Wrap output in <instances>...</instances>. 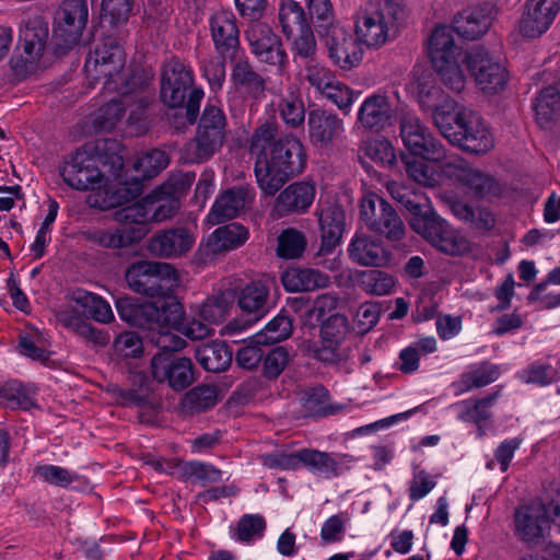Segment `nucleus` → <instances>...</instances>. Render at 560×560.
Listing matches in <instances>:
<instances>
[{
    "mask_svg": "<svg viewBox=\"0 0 560 560\" xmlns=\"http://www.w3.org/2000/svg\"><path fill=\"white\" fill-rule=\"evenodd\" d=\"M425 48L433 70L443 84L454 92L465 89L467 77L464 65L483 94L494 95L505 88L509 73L504 65L482 47L465 51L456 45L447 25L441 24L432 30Z\"/></svg>",
    "mask_w": 560,
    "mask_h": 560,
    "instance_id": "nucleus-1",
    "label": "nucleus"
},
{
    "mask_svg": "<svg viewBox=\"0 0 560 560\" xmlns=\"http://www.w3.org/2000/svg\"><path fill=\"white\" fill-rule=\"evenodd\" d=\"M126 55L120 45L107 38L86 58L84 68L88 78L92 80L104 79L105 89L116 92L109 97L94 115L95 127L100 130H110L122 117L125 105L136 106V112L129 116V122L138 120L136 114L145 107L144 98L135 88V82L127 81L125 73Z\"/></svg>",
    "mask_w": 560,
    "mask_h": 560,
    "instance_id": "nucleus-2",
    "label": "nucleus"
},
{
    "mask_svg": "<svg viewBox=\"0 0 560 560\" xmlns=\"http://www.w3.org/2000/svg\"><path fill=\"white\" fill-rule=\"evenodd\" d=\"M419 104L432 114L434 125L452 144L474 154H486L494 148V137L481 117L432 86L419 93Z\"/></svg>",
    "mask_w": 560,
    "mask_h": 560,
    "instance_id": "nucleus-3",
    "label": "nucleus"
},
{
    "mask_svg": "<svg viewBox=\"0 0 560 560\" xmlns=\"http://www.w3.org/2000/svg\"><path fill=\"white\" fill-rule=\"evenodd\" d=\"M100 156L93 153L91 144L70 154L60 167L63 182L72 189L91 191L86 198L90 207L107 210L120 207L136 198L141 191L138 178L130 185L114 186L100 170Z\"/></svg>",
    "mask_w": 560,
    "mask_h": 560,
    "instance_id": "nucleus-4",
    "label": "nucleus"
},
{
    "mask_svg": "<svg viewBox=\"0 0 560 560\" xmlns=\"http://www.w3.org/2000/svg\"><path fill=\"white\" fill-rule=\"evenodd\" d=\"M272 125L265 124L256 129L252 139V151L257 154L255 175L258 186L266 195L276 194L292 176L303 172L306 155L301 141L287 136L275 142L269 152L266 144L275 137Z\"/></svg>",
    "mask_w": 560,
    "mask_h": 560,
    "instance_id": "nucleus-5",
    "label": "nucleus"
},
{
    "mask_svg": "<svg viewBox=\"0 0 560 560\" xmlns=\"http://www.w3.org/2000/svg\"><path fill=\"white\" fill-rule=\"evenodd\" d=\"M400 137L410 153L402 156L408 177L423 186L443 183V165L455 156L446 154L444 145L415 115L402 118Z\"/></svg>",
    "mask_w": 560,
    "mask_h": 560,
    "instance_id": "nucleus-6",
    "label": "nucleus"
},
{
    "mask_svg": "<svg viewBox=\"0 0 560 560\" xmlns=\"http://www.w3.org/2000/svg\"><path fill=\"white\" fill-rule=\"evenodd\" d=\"M400 189L397 184H392L388 187L390 195L411 212L410 225L418 234L433 247L447 255L458 256L469 250L470 242L466 236L442 219L428 199L420 202L417 195L413 196V199L407 198L406 194L400 192Z\"/></svg>",
    "mask_w": 560,
    "mask_h": 560,
    "instance_id": "nucleus-7",
    "label": "nucleus"
},
{
    "mask_svg": "<svg viewBox=\"0 0 560 560\" xmlns=\"http://www.w3.org/2000/svg\"><path fill=\"white\" fill-rule=\"evenodd\" d=\"M406 19L407 9L401 0H384L377 5H369L357 13L354 34L363 46L380 48Z\"/></svg>",
    "mask_w": 560,
    "mask_h": 560,
    "instance_id": "nucleus-8",
    "label": "nucleus"
},
{
    "mask_svg": "<svg viewBox=\"0 0 560 560\" xmlns=\"http://www.w3.org/2000/svg\"><path fill=\"white\" fill-rule=\"evenodd\" d=\"M551 524L560 527V489L548 502H527V555L533 549L542 552L540 559L534 555V560H560V544L549 540Z\"/></svg>",
    "mask_w": 560,
    "mask_h": 560,
    "instance_id": "nucleus-9",
    "label": "nucleus"
},
{
    "mask_svg": "<svg viewBox=\"0 0 560 560\" xmlns=\"http://www.w3.org/2000/svg\"><path fill=\"white\" fill-rule=\"evenodd\" d=\"M57 316L65 326L98 343H105L108 339L86 324L84 318L91 317L100 323H109L114 318L108 302L81 289L71 293L68 305L61 308Z\"/></svg>",
    "mask_w": 560,
    "mask_h": 560,
    "instance_id": "nucleus-10",
    "label": "nucleus"
},
{
    "mask_svg": "<svg viewBox=\"0 0 560 560\" xmlns=\"http://www.w3.org/2000/svg\"><path fill=\"white\" fill-rule=\"evenodd\" d=\"M126 280L135 292L148 295L161 306L180 283L178 272L170 264L147 260L132 264Z\"/></svg>",
    "mask_w": 560,
    "mask_h": 560,
    "instance_id": "nucleus-11",
    "label": "nucleus"
},
{
    "mask_svg": "<svg viewBox=\"0 0 560 560\" xmlns=\"http://www.w3.org/2000/svg\"><path fill=\"white\" fill-rule=\"evenodd\" d=\"M118 314L126 323L147 328L152 341L160 349L182 350L186 341L170 330H164L163 306L147 301L138 303L130 299H120L116 303Z\"/></svg>",
    "mask_w": 560,
    "mask_h": 560,
    "instance_id": "nucleus-12",
    "label": "nucleus"
},
{
    "mask_svg": "<svg viewBox=\"0 0 560 560\" xmlns=\"http://www.w3.org/2000/svg\"><path fill=\"white\" fill-rule=\"evenodd\" d=\"M348 332V320L340 314H332L323 320L319 330V341L304 337L299 349L308 357L323 362H336L342 357L341 343Z\"/></svg>",
    "mask_w": 560,
    "mask_h": 560,
    "instance_id": "nucleus-13",
    "label": "nucleus"
},
{
    "mask_svg": "<svg viewBox=\"0 0 560 560\" xmlns=\"http://www.w3.org/2000/svg\"><path fill=\"white\" fill-rule=\"evenodd\" d=\"M89 20L86 0H62L57 12L55 36L59 47L69 49L78 45Z\"/></svg>",
    "mask_w": 560,
    "mask_h": 560,
    "instance_id": "nucleus-14",
    "label": "nucleus"
},
{
    "mask_svg": "<svg viewBox=\"0 0 560 560\" xmlns=\"http://www.w3.org/2000/svg\"><path fill=\"white\" fill-rule=\"evenodd\" d=\"M361 219L373 231L389 240L404 235V223L394 209L375 194L364 196L361 202Z\"/></svg>",
    "mask_w": 560,
    "mask_h": 560,
    "instance_id": "nucleus-15",
    "label": "nucleus"
},
{
    "mask_svg": "<svg viewBox=\"0 0 560 560\" xmlns=\"http://www.w3.org/2000/svg\"><path fill=\"white\" fill-rule=\"evenodd\" d=\"M163 351L152 358V375L159 383L167 382L175 390H182L194 382L192 363L188 358L175 355V350Z\"/></svg>",
    "mask_w": 560,
    "mask_h": 560,
    "instance_id": "nucleus-16",
    "label": "nucleus"
},
{
    "mask_svg": "<svg viewBox=\"0 0 560 560\" xmlns=\"http://www.w3.org/2000/svg\"><path fill=\"white\" fill-rule=\"evenodd\" d=\"M307 80L324 97L342 113L349 114L360 92L339 81L327 68L315 65L307 69Z\"/></svg>",
    "mask_w": 560,
    "mask_h": 560,
    "instance_id": "nucleus-17",
    "label": "nucleus"
},
{
    "mask_svg": "<svg viewBox=\"0 0 560 560\" xmlns=\"http://www.w3.org/2000/svg\"><path fill=\"white\" fill-rule=\"evenodd\" d=\"M444 179L460 183L480 197L497 196L501 192V186L494 177L480 170L466 166L457 156L447 160L443 165Z\"/></svg>",
    "mask_w": 560,
    "mask_h": 560,
    "instance_id": "nucleus-18",
    "label": "nucleus"
},
{
    "mask_svg": "<svg viewBox=\"0 0 560 560\" xmlns=\"http://www.w3.org/2000/svg\"><path fill=\"white\" fill-rule=\"evenodd\" d=\"M325 44L331 61L343 70L357 67L363 58L362 44L340 24L326 32Z\"/></svg>",
    "mask_w": 560,
    "mask_h": 560,
    "instance_id": "nucleus-19",
    "label": "nucleus"
},
{
    "mask_svg": "<svg viewBox=\"0 0 560 560\" xmlns=\"http://www.w3.org/2000/svg\"><path fill=\"white\" fill-rule=\"evenodd\" d=\"M495 13V7L489 2L469 5L454 16L453 27H448L452 34L456 32L465 39H477L489 31Z\"/></svg>",
    "mask_w": 560,
    "mask_h": 560,
    "instance_id": "nucleus-20",
    "label": "nucleus"
},
{
    "mask_svg": "<svg viewBox=\"0 0 560 560\" xmlns=\"http://www.w3.org/2000/svg\"><path fill=\"white\" fill-rule=\"evenodd\" d=\"M191 84V71L179 59L172 58L164 63L161 80V97L164 104L170 107L182 106Z\"/></svg>",
    "mask_w": 560,
    "mask_h": 560,
    "instance_id": "nucleus-21",
    "label": "nucleus"
},
{
    "mask_svg": "<svg viewBox=\"0 0 560 560\" xmlns=\"http://www.w3.org/2000/svg\"><path fill=\"white\" fill-rule=\"evenodd\" d=\"M247 39L253 54L261 61L272 66L282 67L287 60V54L280 38L272 32L269 25L254 23L247 31Z\"/></svg>",
    "mask_w": 560,
    "mask_h": 560,
    "instance_id": "nucleus-22",
    "label": "nucleus"
},
{
    "mask_svg": "<svg viewBox=\"0 0 560 560\" xmlns=\"http://www.w3.org/2000/svg\"><path fill=\"white\" fill-rule=\"evenodd\" d=\"M162 306L165 314L164 330H170L182 339L180 335L191 339H203L211 334L212 329L207 322L185 319L183 307L174 296H168Z\"/></svg>",
    "mask_w": 560,
    "mask_h": 560,
    "instance_id": "nucleus-23",
    "label": "nucleus"
},
{
    "mask_svg": "<svg viewBox=\"0 0 560 560\" xmlns=\"http://www.w3.org/2000/svg\"><path fill=\"white\" fill-rule=\"evenodd\" d=\"M254 199V194L245 188H232L221 192L206 217L210 225H218L236 218Z\"/></svg>",
    "mask_w": 560,
    "mask_h": 560,
    "instance_id": "nucleus-24",
    "label": "nucleus"
},
{
    "mask_svg": "<svg viewBox=\"0 0 560 560\" xmlns=\"http://www.w3.org/2000/svg\"><path fill=\"white\" fill-rule=\"evenodd\" d=\"M392 107L385 94L368 96L358 109L354 129L380 131L390 124Z\"/></svg>",
    "mask_w": 560,
    "mask_h": 560,
    "instance_id": "nucleus-25",
    "label": "nucleus"
},
{
    "mask_svg": "<svg viewBox=\"0 0 560 560\" xmlns=\"http://www.w3.org/2000/svg\"><path fill=\"white\" fill-rule=\"evenodd\" d=\"M184 189L183 183L170 182L148 196L150 222H161L174 215L179 209V196Z\"/></svg>",
    "mask_w": 560,
    "mask_h": 560,
    "instance_id": "nucleus-26",
    "label": "nucleus"
},
{
    "mask_svg": "<svg viewBox=\"0 0 560 560\" xmlns=\"http://www.w3.org/2000/svg\"><path fill=\"white\" fill-rule=\"evenodd\" d=\"M307 125L311 141L320 148L329 147L345 131L342 119L322 109L310 112Z\"/></svg>",
    "mask_w": 560,
    "mask_h": 560,
    "instance_id": "nucleus-27",
    "label": "nucleus"
},
{
    "mask_svg": "<svg viewBox=\"0 0 560 560\" xmlns=\"http://www.w3.org/2000/svg\"><path fill=\"white\" fill-rule=\"evenodd\" d=\"M318 221L322 232V253H329L341 242L345 230V212L337 203L319 202Z\"/></svg>",
    "mask_w": 560,
    "mask_h": 560,
    "instance_id": "nucleus-28",
    "label": "nucleus"
},
{
    "mask_svg": "<svg viewBox=\"0 0 560 560\" xmlns=\"http://www.w3.org/2000/svg\"><path fill=\"white\" fill-rule=\"evenodd\" d=\"M348 456L328 454L317 450H302V465L313 475L330 479L341 475L346 469Z\"/></svg>",
    "mask_w": 560,
    "mask_h": 560,
    "instance_id": "nucleus-29",
    "label": "nucleus"
},
{
    "mask_svg": "<svg viewBox=\"0 0 560 560\" xmlns=\"http://www.w3.org/2000/svg\"><path fill=\"white\" fill-rule=\"evenodd\" d=\"M316 187L312 180H299L284 188L277 197V208L287 212H306L315 200Z\"/></svg>",
    "mask_w": 560,
    "mask_h": 560,
    "instance_id": "nucleus-30",
    "label": "nucleus"
},
{
    "mask_svg": "<svg viewBox=\"0 0 560 560\" xmlns=\"http://www.w3.org/2000/svg\"><path fill=\"white\" fill-rule=\"evenodd\" d=\"M560 10V0H527V38L547 32Z\"/></svg>",
    "mask_w": 560,
    "mask_h": 560,
    "instance_id": "nucleus-31",
    "label": "nucleus"
},
{
    "mask_svg": "<svg viewBox=\"0 0 560 560\" xmlns=\"http://www.w3.org/2000/svg\"><path fill=\"white\" fill-rule=\"evenodd\" d=\"M348 252L351 259L362 266H384L389 259L380 242L359 233L352 238Z\"/></svg>",
    "mask_w": 560,
    "mask_h": 560,
    "instance_id": "nucleus-32",
    "label": "nucleus"
},
{
    "mask_svg": "<svg viewBox=\"0 0 560 560\" xmlns=\"http://www.w3.org/2000/svg\"><path fill=\"white\" fill-rule=\"evenodd\" d=\"M532 107L540 129L551 130L560 116V93L556 86L541 89Z\"/></svg>",
    "mask_w": 560,
    "mask_h": 560,
    "instance_id": "nucleus-33",
    "label": "nucleus"
},
{
    "mask_svg": "<svg viewBox=\"0 0 560 560\" xmlns=\"http://www.w3.org/2000/svg\"><path fill=\"white\" fill-rule=\"evenodd\" d=\"M210 30L215 48L224 54L238 44V30L231 11H218L210 20Z\"/></svg>",
    "mask_w": 560,
    "mask_h": 560,
    "instance_id": "nucleus-34",
    "label": "nucleus"
},
{
    "mask_svg": "<svg viewBox=\"0 0 560 560\" xmlns=\"http://www.w3.org/2000/svg\"><path fill=\"white\" fill-rule=\"evenodd\" d=\"M48 37V26L39 19L24 21L20 28V42L25 54V62L35 61L44 51Z\"/></svg>",
    "mask_w": 560,
    "mask_h": 560,
    "instance_id": "nucleus-35",
    "label": "nucleus"
},
{
    "mask_svg": "<svg viewBox=\"0 0 560 560\" xmlns=\"http://www.w3.org/2000/svg\"><path fill=\"white\" fill-rule=\"evenodd\" d=\"M248 237L249 233L245 226L231 223L214 230L205 242V247L209 253L217 254L244 245Z\"/></svg>",
    "mask_w": 560,
    "mask_h": 560,
    "instance_id": "nucleus-36",
    "label": "nucleus"
},
{
    "mask_svg": "<svg viewBox=\"0 0 560 560\" xmlns=\"http://www.w3.org/2000/svg\"><path fill=\"white\" fill-rule=\"evenodd\" d=\"M267 295L268 285L262 281H254L241 291L238 305L241 310L250 315L252 318L248 320V324L240 327V329L250 326L266 315ZM235 329H238V327Z\"/></svg>",
    "mask_w": 560,
    "mask_h": 560,
    "instance_id": "nucleus-37",
    "label": "nucleus"
},
{
    "mask_svg": "<svg viewBox=\"0 0 560 560\" xmlns=\"http://www.w3.org/2000/svg\"><path fill=\"white\" fill-rule=\"evenodd\" d=\"M281 281L287 291L302 292L327 287L329 278L314 269L289 268L282 273Z\"/></svg>",
    "mask_w": 560,
    "mask_h": 560,
    "instance_id": "nucleus-38",
    "label": "nucleus"
},
{
    "mask_svg": "<svg viewBox=\"0 0 560 560\" xmlns=\"http://www.w3.org/2000/svg\"><path fill=\"white\" fill-rule=\"evenodd\" d=\"M195 242L194 236L184 229L167 231L155 236L151 249L160 256H179L189 250Z\"/></svg>",
    "mask_w": 560,
    "mask_h": 560,
    "instance_id": "nucleus-39",
    "label": "nucleus"
},
{
    "mask_svg": "<svg viewBox=\"0 0 560 560\" xmlns=\"http://www.w3.org/2000/svg\"><path fill=\"white\" fill-rule=\"evenodd\" d=\"M233 352L224 341L203 343L196 350V359L210 372L224 371L232 362Z\"/></svg>",
    "mask_w": 560,
    "mask_h": 560,
    "instance_id": "nucleus-40",
    "label": "nucleus"
},
{
    "mask_svg": "<svg viewBox=\"0 0 560 560\" xmlns=\"http://www.w3.org/2000/svg\"><path fill=\"white\" fill-rule=\"evenodd\" d=\"M0 405L7 408L28 410L36 407V387L10 381L0 385Z\"/></svg>",
    "mask_w": 560,
    "mask_h": 560,
    "instance_id": "nucleus-41",
    "label": "nucleus"
},
{
    "mask_svg": "<svg viewBox=\"0 0 560 560\" xmlns=\"http://www.w3.org/2000/svg\"><path fill=\"white\" fill-rule=\"evenodd\" d=\"M357 283L366 294L383 296L395 292L396 278L380 269H370L358 272Z\"/></svg>",
    "mask_w": 560,
    "mask_h": 560,
    "instance_id": "nucleus-42",
    "label": "nucleus"
},
{
    "mask_svg": "<svg viewBox=\"0 0 560 560\" xmlns=\"http://www.w3.org/2000/svg\"><path fill=\"white\" fill-rule=\"evenodd\" d=\"M213 138L212 131L198 129L196 139L186 145L183 159L187 163H199L211 158L222 147L224 135L220 133V141L215 145Z\"/></svg>",
    "mask_w": 560,
    "mask_h": 560,
    "instance_id": "nucleus-43",
    "label": "nucleus"
},
{
    "mask_svg": "<svg viewBox=\"0 0 560 560\" xmlns=\"http://www.w3.org/2000/svg\"><path fill=\"white\" fill-rule=\"evenodd\" d=\"M83 235L88 241L102 247L119 248L135 240H140L144 236V232L139 231L137 236H131V233L121 229L92 228L84 231Z\"/></svg>",
    "mask_w": 560,
    "mask_h": 560,
    "instance_id": "nucleus-44",
    "label": "nucleus"
},
{
    "mask_svg": "<svg viewBox=\"0 0 560 560\" xmlns=\"http://www.w3.org/2000/svg\"><path fill=\"white\" fill-rule=\"evenodd\" d=\"M277 107L287 126L296 128L303 124L305 119L304 104L294 88H291L287 95L279 98Z\"/></svg>",
    "mask_w": 560,
    "mask_h": 560,
    "instance_id": "nucleus-45",
    "label": "nucleus"
},
{
    "mask_svg": "<svg viewBox=\"0 0 560 560\" xmlns=\"http://www.w3.org/2000/svg\"><path fill=\"white\" fill-rule=\"evenodd\" d=\"M279 21L287 37L295 36L296 31L307 24L302 7L294 0L280 1Z\"/></svg>",
    "mask_w": 560,
    "mask_h": 560,
    "instance_id": "nucleus-46",
    "label": "nucleus"
},
{
    "mask_svg": "<svg viewBox=\"0 0 560 560\" xmlns=\"http://www.w3.org/2000/svg\"><path fill=\"white\" fill-rule=\"evenodd\" d=\"M292 332V322L283 314L277 315L262 330L253 336L256 343H276L287 339Z\"/></svg>",
    "mask_w": 560,
    "mask_h": 560,
    "instance_id": "nucleus-47",
    "label": "nucleus"
},
{
    "mask_svg": "<svg viewBox=\"0 0 560 560\" xmlns=\"http://www.w3.org/2000/svg\"><path fill=\"white\" fill-rule=\"evenodd\" d=\"M115 220L122 224L140 225L132 232L131 236H137L139 231L147 233L144 225L150 222L149 201L147 197L131 206L121 208L115 212Z\"/></svg>",
    "mask_w": 560,
    "mask_h": 560,
    "instance_id": "nucleus-48",
    "label": "nucleus"
},
{
    "mask_svg": "<svg viewBox=\"0 0 560 560\" xmlns=\"http://www.w3.org/2000/svg\"><path fill=\"white\" fill-rule=\"evenodd\" d=\"M361 151L366 158L382 166H392L396 162V152L393 144L384 138H375L365 141Z\"/></svg>",
    "mask_w": 560,
    "mask_h": 560,
    "instance_id": "nucleus-49",
    "label": "nucleus"
},
{
    "mask_svg": "<svg viewBox=\"0 0 560 560\" xmlns=\"http://www.w3.org/2000/svg\"><path fill=\"white\" fill-rule=\"evenodd\" d=\"M168 164V158L162 150H151L139 156L133 168L137 172V177L151 178L158 175Z\"/></svg>",
    "mask_w": 560,
    "mask_h": 560,
    "instance_id": "nucleus-50",
    "label": "nucleus"
},
{
    "mask_svg": "<svg viewBox=\"0 0 560 560\" xmlns=\"http://www.w3.org/2000/svg\"><path fill=\"white\" fill-rule=\"evenodd\" d=\"M499 376V371L494 365L482 364L469 369L462 375L458 383L460 392L469 390L474 387H482L494 382Z\"/></svg>",
    "mask_w": 560,
    "mask_h": 560,
    "instance_id": "nucleus-51",
    "label": "nucleus"
},
{
    "mask_svg": "<svg viewBox=\"0 0 560 560\" xmlns=\"http://www.w3.org/2000/svg\"><path fill=\"white\" fill-rule=\"evenodd\" d=\"M305 245V237L301 232L287 229L278 237L277 254L284 259H294L302 255Z\"/></svg>",
    "mask_w": 560,
    "mask_h": 560,
    "instance_id": "nucleus-52",
    "label": "nucleus"
},
{
    "mask_svg": "<svg viewBox=\"0 0 560 560\" xmlns=\"http://www.w3.org/2000/svg\"><path fill=\"white\" fill-rule=\"evenodd\" d=\"M34 476L43 482L62 488L68 487L77 479L73 471L52 464L37 465L34 468Z\"/></svg>",
    "mask_w": 560,
    "mask_h": 560,
    "instance_id": "nucleus-53",
    "label": "nucleus"
},
{
    "mask_svg": "<svg viewBox=\"0 0 560 560\" xmlns=\"http://www.w3.org/2000/svg\"><path fill=\"white\" fill-rule=\"evenodd\" d=\"M131 11V0H103L101 19L103 23L117 26L127 22Z\"/></svg>",
    "mask_w": 560,
    "mask_h": 560,
    "instance_id": "nucleus-54",
    "label": "nucleus"
},
{
    "mask_svg": "<svg viewBox=\"0 0 560 560\" xmlns=\"http://www.w3.org/2000/svg\"><path fill=\"white\" fill-rule=\"evenodd\" d=\"M232 79L236 86H240L249 93H256L262 89V81L260 77L253 71L247 61L241 60L235 63L232 72Z\"/></svg>",
    "mask_w": 560,
    "mask_h": 560,
    "instance_id": "nucleus-55",
    "label": "nucleus"
},
{
    "mask_svg": "<svg viewBox=\"0 0 560 560\" xmlns=\"http://www.w3.org/2000/svg\"><path fill=\"white\" fill-rule=\"evenodd\" d=\"M349 518L343 513L329 516L322 525L320 540L323 545L340 542L346 533Z\"/></svg>",
    "mask_w": 560,
    "mask_h": 560,
    "instance_id": "nucleus-56",
    "label": "nucleus"
},
{
    "mask_svg": "<svg viewBox=\"0 0 560 560\" xmlns=\"http://www.w3.org/2000/svg\"><path fill=\"white\" fill-rule=\"evenodd\" d=\"M266 524L259 515H245L238 524L234 538L241 542H250L262 536Z\"/></svg>",
    "mask_w": 560,
    "mask_h": 560,
    "instance_id": "nucleus-57",
    "label": "nucleus"
},
{
    "mask_svg": "<svg viewBox=\"0 0 560 560\" xmlns=\"http://www.w3.org/2000/svg\"><path fill=\"white\" fill-rule=\"evenodd\" d=\"M485 400H460L451 406L456 418L463 422L478 423L486 418L483 408Z\"/></svg>",
    "mask_w": 560,
    "mask_h": 560,
    "instance_id": "nucleus-58",
    "label": "nucleus"
},
{
    "mask_svg": "<svg viewBox=\"0 0 560 560\" xmlns=\"http://www.w3.org/2000/svg\"><path fill=\"white\" fill-rule=\"evenodd\" d=\"M306 3L312 19L319 28H325L327 32L334 25H339L335 23L332 4L329 0H306Z\"/></svg>",
    "mask_w": 560,
    "mask_h": 560,
    "instance_id": "nucleus-59",
    "label": "nucleus"
},
{
    "mask_svg": "<svg viewBox=\"0 0 560 560\" xmlns=\"http://www.w3.org/2000/svg\"><path fill=\"white\" fill-rule=\"evenodd\" d=\"M115 352L124 358H139L143 353L141 338L135 332L120 334L114 341Z\"/></svg>",
    "mask_w": 560,
    "mask_h": 560,
    "instance_id": "nucleus-60",
    "label": "nucleus"
},
{
    "mask_svg": "<svg viewBox=\"0 0 560 560\" xmlns=\"http://www.w3.org/2000/svg\"><path fill=\"white\" fill-rule=\"evenodd\" d=\"M433 476L422 469H416L409 485V498L416 502L428 495L435 487Z\"/></svg>",
    "mask_w": 560,
    "mask_h": 560,
    "instance_id": "nucleus-61",
    "label": "nucleus"
},
{
    "mask_svg": "<svg viewBox=\"0 0 560 560\" xmlns=\"http://www.w3.org/2000/svg\"><path fill=\"white\" fill-rule=\"evenodd\" d=\"M186 399L192 408L205 410L218 402V390L210 385L197 386L187 394Z\"/></svg>",
    "mask_w": 560,
    "mask_h": 560,
    "instance_id": "nucleus-62",
    "label": "nucleus"
},
{
    "mask_svg": "<svg viewBox=\"0 0 560 560\" xmlns=\"http://www.w3.org/2000/svg\"><path fill=\"white\" fill-rule=\"evenodd\" d=\"M224 124L225 118L222 109L218 106L211 105L206 107L198 129L212 131V136L214 137L213 143L215 145L220 141V133L223 135Z\"/></svg>",
    "mask_w": 560,
    "mask_h": 560,
    "instance_id": "nucleus-63",
    "label": "nucleus"
},
{
    "mask_svg": "<svg viewBox=\"0 0 560 560\" xmlns=\"http://www.w3.org/2000/svg\"><path fill=\"white\" fill-rule=\"evenodd\" d=\"M229 310V303L225 299H209L199 308L200 319L209 325L222 322Z\"/></svg>",
    "mask_w": 560,
    "mask_h": 560,
    "instance_id": "nucleus-64",
    "label": "nucleus"
}]
</instances>
